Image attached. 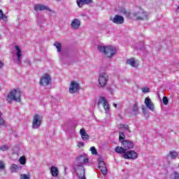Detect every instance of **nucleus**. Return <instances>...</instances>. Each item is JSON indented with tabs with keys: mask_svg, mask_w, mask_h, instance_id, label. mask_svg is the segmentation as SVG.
Listing matches in <instances>:
<instances>
[{
	"mask_svg": "<svg viewBox=\"0 0 179 179\" xmlns=\"http://www.w3.org/2000/svg\"><path fill=\"white\" fill-rule=\"evenodd\" d=\"M89 163V157L86 154H82L78 155L76 158V161L73 165V169L74 171L76 172L77 176H78L80 179H86V171L85 169V166Z\"/></svg>",
	"mask_w": 179,
	"mask_h": 179,
	"instance_id": "f257e3e1",
	"label": "nucleus"
},
{
	"mask_svg": "<svg viewBox=\"0 0 179 179\" xmlns=\"http://www.w3.org/2000/svg\"><path fill=\"white\" fill-rule=\"evenodd\" d=\"M98 50L101 52H103L106 58H113V57H114V55H116L117 52V48L114 46L98 45Z\"/></svg>",
	"mask_w": 179,
	"mask_h": 179,
	"instance_id": "f03ea898",
	"label": "nucleus"
},
{
	"mask_svg": "<svg viewBox=\"0 0 179 179\" xmlns=\"http://www.w3.org/2000/svg\"><path fill=\"white\" fill-rule=\"evenodd\" d=\"M20 97H22V92H20V90H13L7 95L6 101L10 104L13 101H17L18 103H20V101H22V99H20Z\"/></svg>",
	"mask_w": 179,
	"mask_h": 179,
	"instance_id": "7ed1b4c3",
	"label": "nucleus"
},
{
	"mask_svg": "<svg viewBox=\"0 0 179 179\" xmlns=\"http://www.w3.org/2000/svg\"><path fill=\"white\" fill-rule=\"evenodd\" d=\"M131 16L136 20H149L148 13L142 10V8H137L131 14Z\"/></svg>",
	"mask_w": 179,
	"mask_h": 179,
	"instance_id": "20e7f679",
	"label": "nucleus"
},
{
	"mask_svg": "<svg viewBox=\"0 0 179 179\" xmlns=\"http://www.w3.org/2000/svg\"><path fill=\"white\" fill-rule=\"evenodd\" d=\"M100 104H101L105 110L106 114H108L110 113V104L108 103V101L104 96H99L98 100V106L100 107Z\"/></svg>",
	"mask_w": 179,
	"mask_h": 179,
	"instance_id": "39448f33",
	"label": "nucleus"
},
{
	"mask_svg": "<svg viewBox=\"0 0 179 179\" xmlns=\"http://www.w3.org/2000/svg\"><path fill=\"white\" fill-rule=\"evenodd\" d=\"M41 121H43V117L40 115H35L33 117L32 128L34 129H38L41 125Z\"/></svg>",
	"mask_w": 179,
	"mask_h": 179,
	"instance_id": "423d86ee",
	"label": "nucleus"
},
{
	"mask_svg": "<svg viewBox=\"0 0 179 179\" xmlns=\"http://www.w3.org/2000/svg\"><path fill=\"white\" fill-rule=\"evenodd\" d=\"M98 82L101 87H104L108 82V75L106 73H101L99 74Z\"/></svg>",
	"mask_w": 179,
	"mask_h": 179,
	"instance_id": "0eeeda50",
	"label": "nucleus"
},
{
	"mask_svg": "<svg viewBox=\"0 0 179 179\" xmlns=\"http://www.w3.org/2000/svg\"><path fill=\"white\" fill-rule=\"evenodd\" d=\"M51 83V76L48 73H45L40 79L41 86H48Z\"/></svg>",
	"mask_w": 179,
	"mask_h": 179,
	"instance_id": "6e6552de",
	"label": "nucleus"
},
{
	"mask_svg": "<svg viewBox=\"0 0 179 179\" xmlns=\"http://www.w3.org/2000/svg\"><path fill=\"white\" fill-rule=\"evenodd\" d=\"M122 156L124 159H131L132 160H135V159L138 158V153L134 150H129L126 153H124Z\"/></svg>",
	"mask_w": 179,
	"mask_h": 179,
	"instance_id": "1a4fd4ad",
	"label": "nucleus"
},
{
	"mask_svg": "<svg viewBox=\"0 0 179 179\" xmlns=\"http://www.w3.org/2000/svg\"><path fill=\"white\" fill-rule=\"evenodd\" d=\"M80 89V85L76 81H71L69 87V92L72 94L76 93Z\"/></svg>",
	"mask_w": 179,
	"mask_h": 179,
	"instance_id": "9d476101",
	"label": "nucleus"
},
{
	"mask_svg": "<svg viewBox=\"0 0 179 179\" xmlns=\"http://www.w3.org/2000/svg\"><path fill=\"white\" fill-rule=\"evenodd\" d=\"M98 163L99 166V169L101 171L102 174L103 176H106L107 174V167L106 166V164L104 163L103 158L99 157L98 159Z\"/></svg>",
	"mask_w": 179,
	"mask_h": 179,
	"instance_id": "9b49d317",
	"label": "nucleus"
},
{
	"mask_svg": "<svg viewBox=\"0 0 179 179\" xmlns=\"http://www.w3.org/2000/svg\"><path fill=\"white\" fill-rule=\"evenodd\" d=\"M110 20H111L113 23H115V24H123L125 22L124 17L118 15H115L113 18H110Z\"/></svg>",
	"mask_w": 179,
	"mask_h": 179,
	"instance_id": "f8f14e48",
	"label": "nucleus"
},
{
	"mask_svg": "<svg viewBox=\"0 0 179 179\" xmlns=\"http://www.w3.org/2000/svg\"><path fill=\"white\" fill-rule=\"evenodd\" d=\"M15 48V52L17 58V64L18 65H20V64H22V50H20V47H19L18 45H16Z\"/></svg>",
	"mask_w": 179,
	"mask_h": 179,
	"instance_id": "ddd939ff",
	"label": "nucleus"
},
{
	"mask_svg": "<svg viewBox=\"0 0 179 179\" xmlns=\"http://www.w3.org/2000/svg\"><path fill=\"white\" fill-rule=\"evenodd\" d=\"M71 27L73 30H78L80 27V20L76 18L71 21Z\"/></svg>",
	"mask_w": 179,
	"mask_h": 179,
	"instance_id": "4468645a",
	"label": "nucleus"
},
{
	"mask_svg": "<svg viewBox=\"0 0 179 179\" xmlns=\"http://www.w3.org/2000/svg\"><path fill=\"white\" fill-rule=\"evenodd\" d=\"M34 10L36 12H38V10H48L49 12H51V10L50 8H48L47 6H44L43 4H35L34 5Z\"/></svg>",
	"mask_w": 179,
	"mask_h": 179,
	"instance_id": "2eb2a0df",
	"label": "nucleus"
},
{
	"mask_svg": "<svg viewBox=\"0 0 179 179\" xmlns=\"http://www.w3.org/2000/svg\"><path fill=\"white\" fill-rule=\"evenodd\" d=\"M122 145L123 148H124V150H128V149H132V148H134V142L127 141V140H124L122 142Z\"/></svg>",
	"mask_w": 179,
	"mask_h": 179,
	"instance_id": "dca6fc26",
	"label": "nucleus"
},
{
	"mask_svg": "<svg viewBox=\"0 0 179 179\" xmlns=\"http://www.w3.org/2000/svg\"><path fill=\"white\" fill-rule=\"evenodd\" d=\"M145 104L148 107V108H149V110H151V111H155V105H153V102H152L150 98H145Z\"/></svg>",
	"mask_w": 179,
	"mask_h": 179,
	"instance_id": "f3484780",
	"label": "nucleus"
},
{
	"mask_svg": "<svg viewBox=\"0 0 179 179\" xmlns=\"http://www.w3.org/2000/svg\"><path fill=\"white\" fill-rule=\"evenodd\" d=\"M80 135L83 141H84V142L89 141L90 136H89V134H87V133L86 132V130L85 129V128H83L80 130Z\"/></svg>",
	"mask_w": 179,
	"mask_h": 179,
	"instance_id": "a211bd4d",
	"label": "nucleus"
},
{
	"mask_svg": "<svg viewBox=\"0 0 179 179\" xmlns=\"http://www.w3.org/2000/svg\"><path fill=\"white\" fill-rule=\"evenodd\" d=\"M126 64H127V65H130V66H132V68H136V66H138V65L136 63V60H135V58H134V57L127 59L126 61Z\"/></svg>",
	"mask_w": 179,
	"mask_h": 179,
	"instance_id": "6ab92c4d",
	"label": "nucleus"
},
{
	"mask_svg": "<svg viewBox=\"0 0 179 179\" xmlns=\"http://www.w3.org/2000/svg\"><path fill=\"white\" fill-rule=\"evenodd\" d=\"M93 2V0H77V5L82 8L83 5H89Z\"/></svg>",
	"mask_w": 179,
	"mask_h": 179,
	"instance_id": "aec40b11",
	"label": "nucleus"
},
{
	"mask_svg": "<svg viewBox=\"0 0 179 179\" xmlns=\"http://www.w3.org/2000/svg\"><path fill=\"white\" fill-rule=\"evenodd\" d=\"M10 173H17V171L22 170V168L15 164H11L10 166Z\"/></svg>",
	"mask_w": 179,
	"mask_h": 179,
	"instance_id": "412c9836",
	"label": "nucleus"
},
{
	"mask_svg": "<svg viewBox=\"0 0 179 179\" xmlns=\"http://www.w3.org/2000/svg\"><path fill=\"white\" fill-rule=\"evenodd\" d=\"M50 173L52 177H58V174H59V171L57 166H51Z\"/></svg>",
	"mask_w": 179,
	"mask_h": 179,
	"instance_id": "4be33fe9",
	"label": "nucleus"
},
{
	"mask_svg": "<svg viewBox=\"0 0 179 179\" xmlns=\"http://www.w3.org/2000/svg\"><path fill=\"white\" fill-rule=\"evenodd\" d=\"M178 156V152H177L176 150L171 151L169 152V157L173 160L177 159V157Z\"/></svg>",
	"mask_w": 179,
	"mask_h": 179,
	"instance_id": "5701e85b",
	"label": "nucleus"
},
{
	"mask_svg": "<svg viewBox=\"0 0 179 179\" xmlns=\"http://www.w3.org/2000/svg\"><path fill=\"white\" fill-rule=\"evenodd\" d=\"M132 111L135 115L139 113V107H138V103H134L132 107Z\"/></svg>",
	"mask_w": 179,
	"mask_h": 179,
	"instance_id": "b1692460",
	"label": "nucleus"
},
{
	"mask_svg": "<svg viewBox=\"0 0 179 179\" xmlns=\"http://www.w3.org/2000/svg\"><path fill=\"white\" fill-rule=\"evenodd\" d=\"M125 150H126L125 148L120 147V146L115 148V152L117 153H123V155H124V153H126Z\"/></svg>",
	"mask_w": 179,
	"mask_h": 179,
	"instance_id": "393cba45",
	"label": "nucleus"
},
{
	"mask_svg": "<svg viewBox=\"0 0 179 179\" xmlns=\"http://www.w3.org/2000/svg\"><path fill=\"white\" fill-rule=\"evenodd\" d=\"M54 45H55V47H56L57 52H61V51L62 50V45H61V43L59 42H55L54 43Z\"/></svg>",
	"mask_w": 179,
	"mask_h": 179,
	"instance_id": "a878e982",
	"label": "nucleus"
},
{
	"mask_svg": "<svg viewBox=\"0 0 179 179\" xmlns=\"http://www.w3.org/2000/svg\"><path fill=\"white\" fill-rule=\"evenodd\" d=\"M117 128L119 129H122V128H124L125 129H127V131H128L129 132H131V130H129V126H128V125L127 127H125L124 124H118Z\"/></svg>",
	"mask_w": 179,
	"mask_h": 179,
	"instance_id": "bb28decb",
	"label": "nucleus"
},
{
	"mask_svg": "<svg viewBox=\"0 0 179 179\" xmlns=\"http://www.w3.org/2000/svg\"><path fill=\"white\" fill-rule=\"evenodd\" d=\"M0 19H2V20H4L5 22H6V20H8V17H6V16L3 14V12L2 11V10H0Z\"/></svg>",
	"mask_w": 179,
	"mask_h": 179,
	"instance_id": "cd10ccee",
	"label": "nucleus"
},
{
	"mask_svg": "<svg viewBox=\"0 0 179 179\" xmlns=\"http://www.w3.org/2000/svg\"><path fill=\"white\" fill-rule=\"evenodd\" d=\"M20 164H22V166H24L26 164V157H20L19 159Z\"/></svg>",
	"mask_w": 179,
	"mask_h": 179,
	"instance_id": "c85d7f7f",
	"label": "nucleus"
},
{
	"mask_svg": "<svg viewBox=\"0 0 179 179\" xmlns=\"http://www.w3.org/2000/svg\"><path fill=\"white\" fill-rule=\"evenodd\" d=\"M0 127H5V120L2 117V113L0 112Z\"/></svg>",
	"mask_w": 179,
	"mask_h": 179,
	"instance_id": "c756f323",
	"label": "nucleus"
},
{
	"mask_svg": "<svg viewBox=\"0 0 179 179\" xmlns=\"http://www.w3.org/2000/svg\"><path fill=\"white\" fill-rule=\"evenodd\" d=\"M124 139H125V134H124V132H120L119 141H124Z\"/></svg>",
	"mask_w": 179,
	"mask_h": 179,
	"instance_id": "7c9ffc66",
	"label": "nucleus"
},
{
	"mask_svg": "<svg viewBox=\"0 0 179 179\" xmlns=\"http://www.w3.org/2000/svg\"><path fill=\"white\" fill-rule=\"evenodd\" d=\"M162 101L165 106H167L169 104V99L167 96H164L162 99Z\"/></svg>",
	"mask_w": 179,
	"mask_h": 179,
	"instance_id": "2f4dec72",
	"label": "nucleus"
},
{
	"mask_svg": "<svg viewBox=\"0 0 179 179\" xmlns=\"http://www.w3.org/2000/svg\"><path fill=\"white\" fill-rule=\"evenodd\" d=\"M20 179H30V175L21 174Z\"/></svg>",
	"mask_w": 179,
	"mask_h": 179,
	"instance_id": "473e14b6",
	"label": "nucleus"
},
{
	"mask_svg": "<svg viewBox=\"0 0 179 179\" xmlns=\"http://www.w3.org/2000/svg\"><path fill=\"white\" fill-rule=\"evenodd\" d=\"M9 149V147L6 145H4L0 148V150H2V152H5Z\"/></svg>",
	"mask_w": 179,
	"mask_h": 179,
	"instance_id": "72a5a7b5",
	"label": "nucleus"
},
{
	"mask_svg": "<svg viewBox=\"0 0 179 179\" xmlns=\"http://www.w3.org/2000/svg\"><path fill=\"white\" fill-rule=\"evenodd\" d=\"M90 150L92 152V155H97V150L95 147H91Z\"/></svg>",
	"mask_w": 179,
	"mask_h": 179,
	"instance_id": "f704fd0d",
	"label": "nucleus"
},
{
	"mask_svg": "<svg viewBox=\"0 0 179 179\" xmlns=\"http://www.w3.org/2000/svg\"><path fill=\"white\" fill-rule=\"evenodd\" d=\"M5 169V162L3 161H0V170H4Z\"/></svg>",
	"mask_w": 179,
	"mask_h": 179,
	"instance_id": "c9c22d12",
	"label": "nucleus"
},
{
	"mask_svg": "<svg viewBox=\"0 0 179 179\" xmlns=\"http://www.w3.org/2000/svg\"><path fill=\"white\" fill-rule=\"evenodd\" d=\"M173 179H179V173L176 171L173 172Z\"/></svg>",
	"mask_w": 179,
	"mask_h": 179,
	"instance_id": "e433bc0d",
	"label": "nucleus"
},
{
	"mask_svg": "<svg viewBox=\"0 0 179 179\" xmlns=\"http://www.w3.org/2000/svg\"><path fill=\"white\" fill-rule=\"evenodd\" d=\"M77 146L78 148H83L85 146V143L83 141H79Z\"/></svg>",
	"mask_w": 179,
	"mask_h": 179,
	"instance_id": "4c0bfd02",
	"label": "nucleus"
},
{
	"mask_svg": "<svg viewBox=\"0 0 179 179\" xmlns=\"http://www.w3.org/2000/svg\"><path fill=\"white\" fill-rule=\"evenodd\" d=\"M120 13H122L123 15H128V12L125 8H122L120 10Z\"/></svg>",
	"mask_w": 179,
	"mask_h": 179,
	"instance_id": "58836bf2",
	"label": "nucleus"
},
{
	"mask_svg": "<svg viewBox=\"0 0 179 179\" xmlns=\"http://www.w3.org/2000/svg\"><path fill=\"white\" fill-rule=\"evenodd\" d=\"M142 92H143V93H149L150 89L149 88H143Z\"/></svg>",
	"mask_w": 179,
	"mask_h": 179,
	"instance_id": "ea45409f",
	"label": "nucleus"
},
{
	"mask_svg": "<svg viewBox=\"0 0 179 179\" xmlns=\"http://www.w3.org/2000/svg\"><path fill=\"white\" fill-rule=\"evenodd\" d=\"M3 68V63L0 60V69Z\"/></svg>",
	"mask_w": 179,
	"mask_h": 179,
	"instance_id": "a19ab883",
	"label": "nucleus"
},
{
	"mask_svg": "<svg viewBox=\"0 0 179 179\" xmlns=\"http://www.w3.org/2000/svg\"><path fill=\"white\" fill-rule=\"evenodd\" d=\"M142 111L145 114V113L146 112V108H142Z\"/></svg>",
	"mask_w": 179,
	"mask_h": 179,
	"instance_id": "79ce46f5",
	"label": "nucleus"
},
{
	"mask_svg": "<svg viewBox=\"0 0 179 179\" xmlns=\"http://www.w3.org/2000/svg\"><path fill=\"white\" fill-rule=\"evenodd\" d=\"M113 106L117 108V103H113Z\"/></svg>",
	"mask_w": 179,
	"mask_h": 179,
	"instance_id": "37998d69",
	"label": "nucleus"
},
{
	"mask_svg": "<svg viewBox=\"0 0 179 179\" xmlns=\"http://www.w3.org/2000/svg\"><path fill=\"white\" fill-rule=\"evenodd\" d=\"M178 12H179V6H178Z\"/></svg>",
	"mask_w": 179,
	"mask_h": 179,
	"instance_id": "c03bdc74",
	"label": "nucleus"
},
{
	"mask_svg": "<svg viewBox=\"0 0 179 179\" xmlns=\"http://www.w3.org/2000/svg\"><path fill=\"white\" fill-rule=\"evenodd\" d=\"M1 37H2V36H1V34H0V38H1Z\"/></svg>",
	"mask_w": 179,
	"mask_h": 179,
	"instance_id": "a18cd8bd",
	"label": "nucleus"
},
{
	"mask_svg": "<svg viewBox=\"0 0 179 179\" xmlns=\"http://www.w3.org/2000/svg\"><path fill=\"white\" fill-rule=\"evenodd\" d=\"M56 1H61V0H56Z\"/></svg>",
	"mask_w": 179,
	"mask_h": 179,
	"instance_id": "49530a36",
	"label": "nucleus"
},
{
	"mask_svg": "<svg viewBox=\"0 0 179 179\" xmlns=\"http://www.w3.org/2000/svg\"><path fill=\"white\" fill-rule=\"evenodd\" d=\"M0 89H1V87H0Z\"/></svg>",
	"mask_w": 179,
	"mask_h": 179,
	"instance_id": "de8ad7c7",
	"label": "nucleus"
}]
</instances>
